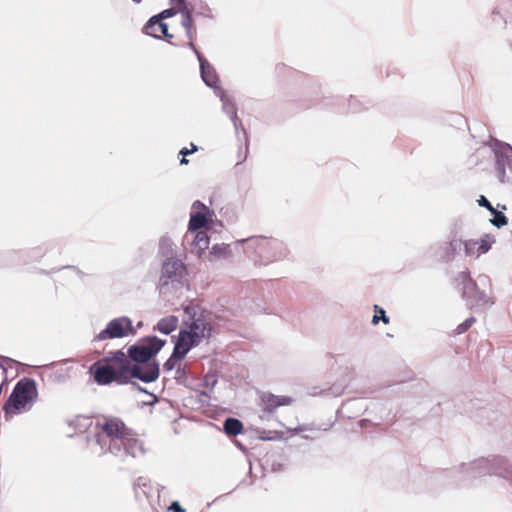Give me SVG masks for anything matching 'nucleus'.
Returning <instances> with one entry per match:
<instances>
[{"mask_svg": "<svg viewBox=\"0 0 512 512\" xmlns=\"http://www.w3.org/2000/svg\"><path fill=\"white\" fill-rule=\"evenodd\" d=\"M184 311L188 319L184 321V328L179 332L175 353L182 355H186L191 348L209 338L212 331L211 323L199 306L188 305Z\"/></svg>", "mask_w": 512, "mask_h": 512, "instance_id": "1", "label": "nucleus"}, {"mask_svg": "<svg viewBox=\"0 0 512 512\" xmlns=\"http://www.w3.org/2000/svg\"><path fill=\"white\" fill-rule=\"evenodd\" d=\"M128 364L130 360L122 351L110 353L93 363L89 369L98 385H108L112 382L128 383Z\"/></svg>", "mask_w": 512, "mask_h": 512, "instance_id": "2", "label": "nucleus"}, {"mask_svg": "<svg viewBox=\"0 0 512 512\" xmlns=\"http://www.w3.org/2000/svg\"><path fill=\"white\" fill-rule=\"evenodd\" d=\"M99 432L97 434L98 441L104 435L111 441H119L128 454L136 457L141 453L142 446L133 431L128 428L119 418H107L103 423H97Z\"/></svg>", "mask_w": 512, "mask_h": 512, "instance_id": "3", "label": "nucleus"}, {"mask_svg": "<svg viewBox=\"0 0 512 512\" xmlns=\"http://www.w3.org/2000/svg\"><path fill=\"white\" fill-rule=\"evenodd\" d=\"M38 397L36 383L31 378H22L15 385L11 395L5 402L3 411L5 418L30 410Z\"/></svg>", "mask_w": 512, "mask_h": 512, "instance_id": "4", "label": "nucleus"}, {"mask_svg": "<svg viewBox=\"0 0 512 512\" xmlns=\"http://www.w3.org/2000/svg\"><path fill=\"white\" fill-rule=\"evenodd\" d=\"M182 26L186 31L188 46L195 52L200 62V70L203 81L210 87L215 86L218 80L215 69L196 48L195 40L197 37V31L193 18H191L188 12H186L184 15Z\"/></svg>", "mask_w": 512, "mask_h": 512, "instance_id": "5", "label": "nucleus"}, {"mask_svg": "<svg viewBox=\"0 0 512 512\" xmlns=\"http://www.w3.org/2000/svg\"><path fill=\"white\" fill-rule=\"evenodd\" d=\"M165 341L156 336L148 337L137 345L128 349V358L138 363H148L164 346Z\"/></svg>", "mask_w": 512, "mask_h": 512, "instance_id": "6", "label": "nucleus"}, {"mask_svg": "<svg viewBox=\"0 0 512 512\" xmlns=\"http://www.w3.org/2000/svg\"><path fill=\"white\" fill-rule=\"evenodd\" d=\"M464 245L465 253L470 257H479L480 255L486 253L491 248L490 243L487 239L478 240H468L462 242L461 240H452L449 243V247L447 248V252L444 256L445 261H449L454 258L455 252L457 249Z\"/></svg>", "mask_w": 512, "mask_h": 512, "instance_id": "7", "label": "nucleus"}, {"mask_svg": "<svg viewBox=\"0 0 512 512\" xmlns=\"http://www.w3.org/2000/svg\"><path fill=\"white\" fill-rule=\"evenodd\" d=\"M135 333V330L132 326V322L129 318L121 317L111 320L106 328L102 330L98 335V340H107L114 338H122L127 336L128 334Z\"/></svg>", "mask_w": 512, "mask_h": 512, "instance_id": "8", "label": "nucleus"}, {"mask_svg": "<svg viewBox=\"0 0 512 512\" xmlns=\"http://www.w3.org/2000/svg\"><path fill=\"white\" fill-rule=\"evenodd\" d=\"M128 381L131 378L140 379L143 382L150 383L159 377V366L155 362L128 364Z\"/></svg>", "mask_w": 512, "mask_h": 512, "instance_id": "9", "label": "nucleus"}, {"mask_svg": "<svg viewBox=\"0 0 512 512\" xmlns=\"http://www.w3.org/2000/svg\"><path fill=\"white\" fill-rule=\"evenodd\" d=\"M185 270V266L180 260L168 259L162 266L160 284L166 286L169 283L180 281L185 274Z\"/></svg>", "mask_w": 512, "mask_h": 512, "instance_id": "10", "label": "nucleus"}, {"mask_svg": "<svg viewBox=\"0 0 512 512\" xmlns=\"http://www.w3.org/2000/svg\"><path fill=\"white\" fill-rule=\"evenodd\" d=\"M143 33L158 39L165 37L169 43L173 44L174 35L169 33L168 24L161 21L159 17H151L144 25Z\"/></svg>", "mask_w": 512, "mask_h": 512, "instance_id": "11", "label": "nucleus"}, {"mask_svg": "<svg viewBox=\"0 0 512 512\" xmlns=\"http://www.w3.org/2000/svg\"><path fill=\"white\" fill-rule=\"evenodd\" d=\"M294 399L286 395H274L272 393H263L260 397V406L264 412L273 413L277 408L289 406Z\"/></svg>", "mask_w": 512, "mask_h": 512, "instance_id": "12", "label": "nucleus"}, {"mask_svg": "<svg viewBox=\"0 0 512 512\" xmlns=\"http://www.w3.org/2000/svg\"><path fill=\"white\" fill-rule=\"evenodd\" d=\"M272 250L273 247L271 241L264 238L255 241V252L259 256L260 264L267 265L274 261Z\"/></svg>", "mask_w": 512, "mask_h": 512, "instance_id": "13", "label": "nucleus"}, {"mask_svg": "<svg viewBox=\"0 0 512 512\" xmlns=\"http://www.w3.org/2000/svg\"><path fill=\"white\" fill-rule=\"evenodd\" d=\"M134 492L136 496H144L146 498L150 497L153 491V485L151 480L148 477L140 476L136 479L134 483Z\"/></svg>", "mask_w": 512, "mask_h": 512, "instance_id": "14", "label": "nucleus"}, {"mask_svg": "<svg viewBox=\"0 0 512 512\" xmlns=\"http://www.w3.org/2000/svg\"><path fill=\"white\" fill-rule=\"evenodd\" d=\"M196 234L194 236L193 242H192V248L195 253H197L199 256L202 255V253L208 249L210 238L205 231H195Z\"/></svg>", "mask_w": 512, "mask_h": 512, "instance_id": "15", "label": "nucleus"}, {"mask_svg": "<svg viewBox=\"0 0 512 512\" xmlns=\"http://www.w3.org/2000/svg\"><path fill=\"white\" fill-rule=\"evenodd\" d=\"M208 224L206 214L202 211H195L191 213L188 230L189 232L199 231L201 228Z\"/></svg>", "mask_w": 512, "mask_h": 512, "instance_id": "16", "label": "nucleus"}, {"mask_svg": "<svg viewBox=\"0 0 512 512\" xmlns=\"http://www.w3.org/2000/svg\"><path fill=\"white\" fill-rule=\"evenodd\" d=\"M178 322V317L174 315L164 317L157 323V330L163 334L168 335L176 330L178 327Z\"/></svg>", "mask_w": 512, "mask_h": 512, "instance_id": "17", "label": "nucleus"}, {"mask_svg": "<svg viewBox=\"0 0 512 512\" xmlns=\"http://www.w3.org/2000/svg\"><path fill=\"white\" fill-rule=\"evenodd\" d=\"M243 424L236 418H227L224 422V431L228 436H236L243 432Z\"/></svg>", "mask_w": 512, "mask_h": 512, "instance_id": "18", "label": "nucleus"}, {"mask_svg": "<svg viewBox=\"0 0 512 512\" xmlns=\"http://www.w3.org/2000/svg\"><path fill=\"white\" fill-rule=\"evenodd\" d=\"M176 353V345L174 346L173 353L171 357L164 363V369L167 371L172 370L178 361L182 360L186 355L175 354Z\"/></svg>", "mask_w": 512, "mask_h": 512, "instance_id": "19", "label": "nucleus"}, {"mask_svg": "<svg viewBox=\"0 0 512 512\" xmlns=\"http://www.w3.org/2000/svg\"><path fill=\"white\" fill-rule=\"evenodd\" d=\"M374 311H375V314H374V316L372 318V323L374 325L378 324L379 320H382V322L384 324H388L389 323V318L386 316V313H385L384 309H382L378 305H375Z\"/></svg>", "mask_w": 512, "mask_h": 512, "instance_id": "20", "label": "nucleus"}, {"mask_svg": "<svg viewBox=\"0 0 512 512\" xmlns=\"http://www.w3.org/2000/svg\"><path fill=\"white\" fill-rule=\"evenodd\" d=\"M492 214L494 215V218L491 220L493 225L496 227H502L507 224L508 220L502 212H499L494 208V213Z\"/></svg>", "mask_w": 512, "mask_h": 512, "instance_id": "21", "label": "nucleus"}, {"mask_svg": "<svg viewBox=\"0 0 512 512\" xmlns=\"http://www.w3.org/2000/svg\"><path fill=\"white\" fill-rule=\"evenodd\" d=\"M476 322V319L474 317H470L466 319L464 322L459 324L456 328V332L458 334H462L466 332L474 323Z\"/></svg>", "mask_w": 512, "mask_h": 512, "instance_id": "22", "label": "nucleus"}, {"mask_svg": "<svg viewBox=\"0 0 512 512\" xmlns=\"http://www.w3.org/2000/svg\"><path fill=\"white\" fill-rule=\"evenodd\" d=\"M477 202H478L479 206L485 207L491 213H494V207L483 195L480 196V198L477 200Z\"/></svg>", "mask_w": 512, "mask_h": 512, "instance_id": "23", "label": "nucleus"}, {"mask_svg": "<svg viewBox=\"0 0 512 512\" xmlns=\"http://www.w3.org/2000/svg\"><path fill=\"white\" fill-rule=\"evenodd\" d=\"M175 14H176V10L174 8H171V9L162 11L160 14L155 15V17H159V19H161V21H164V19L172 17Z\"/></svg>", "mask_w": 512, "mask_h": 512, "instance_id": "24", "label": "nucleus"}, {"mask_svg": "<svg viewBox=\"0 0 512 512\" xmlns=\"http://www.w3.org/2000/svg\"><path fill=\"white\" fill-rule=\"evenodd\" d=\"M172 1L175 2L178 5V7H179V9H180V11L182 13V20H181V23H182L185 13L186 12H188L189 14H191V13L187 9V7L185 6V0H172ZM190 16L192 17V15H190Z\"/></svg>", "mask_w": 512, "mask_h": 512, "instance_id": "25", "label": "nucleus"}, {"mask_svg": "<svg viewBox=\"0 0 512 512\" xmlns=\"http://www.w3.org/2000/svg\"><path fill=\"white\" fill-rule=\"evenodd\" d=\"M192 209L194 210L193 212L195 211H202L203 213H205L207 211V206L205 204H203L202 202L200 201H195L192 205Z\"/></svg>", "mask_w": 512, "mask_h": 512, "instance_id": "26", "label": "nucleus"}, {"mask_svg": "<svg viewBox=\"0 0 512 512\" xmlns=\"http://www.w3.org/2000/svg\"><path fill=\"white\" fill-rule=\"evenodd\" d=\"M7 379V370L0 364V385H3Z\"/></svg>", "mask_w": 512, "mask_h": 512, "instance_id": "27", "label": "nucleus"}, {"mask_svg": "<svg viewBox=\"0 0 512 512\" xmlns=\"http://www.w3.org/2000/svg\"><path fill=\"white\" fill-rule=\"evenodd\" d=\"M169 510H172L174 512H185V510L181 507V505L178 502H173L169 507Z\"/></svg>", "mask_w": 512, "mask_h": 512, "instance_id": "28", "label": "nucleus"}, {"mask_svg": "<svg viewBox=\"0 0 512 512\" xmlns=\"http://www.w3.org/2000/svg\"><path fill=\"white\" fill-rule=\"evenodd\" d=\"M180 154H181L182 156L186 157L187 155L192 154V151H191V150H189V149H187V148H183V149H181V150H180Z\"/></svg>", "mask_w": 512, "mask_h": 512, "instance_id": "29", "label": "nucleus"}, {"mask_svg": "<svg viewBox=\"0 0 512 512\" xmlns=\"http://www.w3.org/2000/svg\"><path fill=\"white\" fill-rule=\"evenodd\" d=\"M188 160L186 159V157L183 156V158L180 160V164L181 165H184V164H188Z\"/></svg>", "mask_w": 512, "mask_h": 512, "instance_id": "30", "label": "nucleus"}, {"mask_svg": "<svg viewBox=\"0 0 512 512\" xmlns=\"http://www.w3.org/2000/svg\"><path fill=\"white\" fill-rule=\"evenodd\" d=\"M190 150L192 151V153H194L195 151H197V146L192 143Z\"/></svg>", "mask_w": 512, "mask_h": 512, "instance_id": "31", "label": "nucleus"}, {"mask_svg": "<svg viewBox=\"0 0 512 512\" xmlns=\"http://www.w3.org/2000/svg\"><path fill=\"white\" fill-rule=\"evenodd\" d=\"M510 150H511V148L509 146L504 148V152H507V151H510Z\"/></svg>", "mask_w": 512, "mask_h": 512, "instance_id": "32", "label": "nucleus"}, {"mask_svg": "<svg viewBox=\"0 0 512 512\" xmlns=\"http://www.w3.org/2000/svg\"><path fill=\"white\" fill-rule=\"evenodd\" d=\"M469 283H470L472 286H474V285H475V283H474V281H473L472 279H469Z\"/></svg>", "mask_w": 512, "mask_h": 512, "instance_id": "33", "label": "nucleus"}, {"mask_svg": "<svg viewBox=\"0 0 512 512\" xmlns=\"http://www.w3.org/2000/svg\"><path fill=\"white\" fill-rule=\"evenodd\" d=\"M133 1L136 2V3H139L141 0H133Z\"/></svg>", "mask_w": 512, "mask_h": 512, "instance_id": "34", "label": "nucleus"}]
</instances>
